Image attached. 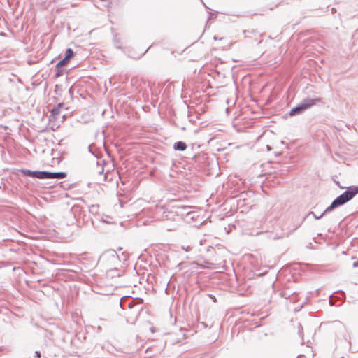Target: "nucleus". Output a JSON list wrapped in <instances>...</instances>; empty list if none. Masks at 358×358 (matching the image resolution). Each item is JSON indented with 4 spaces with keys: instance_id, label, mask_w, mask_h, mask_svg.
<instances>
[{
    "instance_id": "30",
    "label": "nucleus",
    "mask_w": 358,
    "mask_h": 358,
    "mask_svg": "<svg viewBox=\"0 0 358 358\" xmlns=\"http://www.w3.org/2000/svg\"><path fill=\"white\" fill-rule=\"evenodd\" d=\"M69 93L71 94L72 93V89L70 88L69 90Z\"/></svg>"
},
{
    "instance_id": "14",
    "label": "nucleus",
    "mask_w": 358,
    "mask_h": 358,
    "mask_svg": "<svg viewBox=\"0 0 358 358\" xmlns=\"http://www.w3.org/2000/svg\"><path fill=\"white\" fill-rule=\"evenodd\" d=\"M344 340L347 342V343L350 345H351V335L350 333H347L343 336Z\"/></svg>"
},
{
    "instance_id": "8",
    "label": "nucleus",
    "mask_w": 358,
    "mask_h": 358,
    "mask_svg": "<svg viewBox=\"0 0 358 358\" xmlns=\"http://www.w3.org/2000/svg\"><path fill=\"white\" fill-rule=\"evenodd\" d=\"M68 62L64 61L63 59H61L55 66V74L56 78H59L64 74V66L66 65Z\"/></svg>"
},
{
    "instance_id": "19",
    "label": "nucleus",
    "mask_w": 358,
    "mask_h": 358,
    "mask_svg": "<svg viewBox=\"0 0 358 358\" xmlns=\"http://www.w3.org/2000/svg\"><path fill=\"white\" fill-rule=\"evenodd\" d=\"M352 266H353L354 268H357V267H358V261L355 262L353 263V264H352Z\"/></svg>"
},
{
    "instance_id": "24",
    "label": "nucleus",
    "mask_w": 358,
    "mask_h": 358,
    "mask_svg": "<svg viewBox=\"0 0 358 358\" xmlns=\"http://www.w3.org/2000/svg\"><path fill=\"white\" fill-rule=\"evenodd\" d=\"M88 148H89V151H90L91 153L94 154V153L92 152V145H90V146L88 147Z\"/></svg>"
},
{
    "instance_id": "10",
    "label": "nucleus",
    "mask_w": 358,
    "mask_h": 358,
    "mask_svg": "<svg viewBox=\"0 0 358 358\" xmlns=\"http://www.w3.org/2000/svg\"><path fill=\"white\" fill-rule=\"evenodd\" d=\"M173 149L175 150L184 151L187 149V145L185 142L179 141L174 143Z\"/></svg>"
},
{
    "instance_id": "26",
    "label": "nucleus",
    "mask_w": 358,
    "mask_h": 358,
    "mask_svg": "<svg viewBox=\"0 0 358 358\" xmlns=\"http://www.w3.org/2000/svg\"><path fill=\"white\" fill-rule=\"evenodd\" d=\"M297 358H306L304 355H299Z\"/></svg>"
},
{
    "instance_id": "35",
    "label": "nucleus",
    "mask_w": 358,
    "mask_h": 358,
    "mask_svg": "<svg viewBox=\"0 0 358 358\" xmlns=\"http://www.w3.org/2000/svg\"><path fill=\"white\" fill-rule=\"evenodd\" d=\"M341 358H344V357H341Z\"/></svg>"
},
{
    "instance_id": "25",
    "label": "nucleus",
    "mask_w": 358,
    "mask_h": 358,
    "mask_svg": "<svg viewBox=\"0 0 358 358\" xmlns=\"http://www.w3.org/2000/svg\"><path fill=\"white\" fill-rule=\"evenodd\" d=\"M222 38H218L217 36H214V40H221Z\"/></svg>"
},
{
    "instance_id": "29",
    "label": "nucleus",
    "mask_w": 358,
    "mask_h": 358,
    "mask_svg": "<svg viewBox=\"0 0 358 358\" xmlns=\"http://www.w3.org/2000/svg\"><path fill=\"white\" fill-rule=\"evenodd\" d=\"M203 3V5H204V6L206 7V9H210L209 7H208L206 5H205L204 3Z\"/></svg>"
},
{
    "instance_id": "3",
    "label": "nucleus",
    "mask_w": 358,
    "mask_h": 358,
    "mask_svg": "<svg viewBox=\"0 0 358 358\" xmlns=\"http://www.w3.org/2000/svg\"><path fill=\"white\" fill-rule=\"evenodd\" d=\"M321 102V98H306L303 99L296 106L290 110L289 115L291 116L301 115L316 103Z\"/></svg>"
},
{
    "instance_id": "17",
    "label": "nucleus",
    "mask_w": 358,
    "mask_h": 358,
    "mask_svg": "<svg viewBox=\"0 0 358 358\" xmlns=\"http://www.w3.org/2000/svg\"><path fill=\"white\" fill-rule=\"evenodd\" d=\"M217 17V13H209V19H215Z\"/></svg>"
},
{
    "instance_id": "21",
    "label": "nucleus",
    "mask_w": 358,
    "mask_h": 358,
    "mask_svg": "<svg viewBox=\"0 0 358 358\" xmlns=\"http://www.w3.org/2000/svg\"><path fill=\"white\" fill-rule=\"evenodd\" d=\"M210 298L212 299V300H213L214 302H217V299H216V298H215L214 296H210Z\"/></svg>"
},
{
    "instance_id": "32",
    "label": "nucleus",
    "mask_w": 358,
    "mask_h": 358,
    "mask_svg": "<svg viewBox=\"0 0 358 358\" xmlns=\"http://www.w3.org/2000/svg\"><path fill=\"white\" fill-rule=\"evenodd\" d=\"M150 330H151V331H152V332H153V331H154V328H152H152H150Z\"/></svg>"
},
{
    "instance_id": "27",
    "label": "nucleus",
    "mask_w": 358,
    "mask_h": 358,
    "mask_svg": "<svg viewBox=\"0 0 358 358\" xmlns=\"http://www.w3.org/2000/svg\"><path fill=\"white\" fill-rule=\"evenodd\" d=\"M266 148L268 150H270L271 149V147L268 145L266 146Z\"/></svg>"
},
{
    "instance_id": "1",
    "label": "nucleus",
    "mask_w": 358,
    "mask_h": 358,
    "mask_svg": "<svg viewBox=\"0 0 358 358\" xmlns=\"http://www.w3.org/2000/svg\"><path fill=\"white\" fill-rule=\"evenodd\" d=\"M358 194V186L348 187L346 190L337 196L331 203L323 211L322 215H324L336 208H338L349 201Z\"/></svg>"
},
{
    "instance_id": "28",
    "label": "nucleus",
    "mask_w": 358,
    "mask_h": 358,
    "mask_svg": "<svg viewBox=\"0 0 358 358\" xmlns=\"http://www.w3.org/2000/svg\"><path fill=\"white\" fill-rule=\"evenodd\" d=\"M115 47H116L117 48H118V49H121V46H120V45H115Z\"/></svg>"
},
{
    "instance_id": "5",
    "label": "nucleus",
    "mask_w": 358,
    "mask_h": 358,
    "mask_svg": "<svg viewBox=\"0 0 358 358\" xmlns=\"http://www.w3.org/2000/svg\"><path fill=\"white\" fill-rule=\"evenodd\" d=\"M24 176H29L38 179H45V171H31L26 169L19 170Z\"/></svg>"
},
{
    "instance_id": "6",
    "label": "nucleus",
    "mask_w": 358,
    "mask_h": 358,
    "mask_svg": "<svg viewBox=\"0 0 358 358\" xmlns=\"http://www.w3.org/2000/svg\"><path fill=\"white\" fill-rule=\"evenodd\" d=\"M138 303H143V299H131V298H122L120 301V306L123 310H126L127 308L128 310H129V307L133 308V306L135 304H137Z\"/></svg>"
},
{
    "instance_id": "22",
    "label": "nucleus",
    "mask_w": 358,
    "mask_h": 358,
    "mask_svg": "<svg viewBox=\"0 0 358 358\" xmlns=\"http://www.w3.org/2000/svg\"><path fill=\"white\" fill-rule=\"evenodd\" d=\"M161 210H164V207L163 206H161L159 208H157V211H161Z\"/></svg>"
},
{
    "instance_id": "12",
    "label": "nucleus",
    "mask_w": 358,
    "mask_h": 358,
    "mask_svg": "<svg viewBox=\"0 0 358 358\" xmlns=\"http://www.w3.org/2000/svg\"><path fill=\"white\" fill-rule=\"evenodd\" d=\"M335 293H340L343 295V296H345V293L342 290H339V291H337V292H335L334 294H332L330 296H329V304L331 306H337L336 304V301H335V299H336V296L334 295Z\"/></svg>"
},
{
    "instance_id": "13",
    "label": "nucleus",
    "mask_w": 358,
    "mask_h": 358,
    "mask_svg": "<svg viewBox=\"0 0 358 358\" xmlns=\"http://www.w3.org/2000/svg\"><path fill=\"white\" fill-rule=\"evenodd\" d=\"M280 294L281 297L288 299L290 296H292V295H294V292H292L289 289H285V290H282V292H280Z\"/></svg>"
},
{
    "instance_id": "11",
    "label": "nucleus",
    "mask_w": 358,
    "mask_h": 358,
    "mask_svg": "<svg viewBox=\"0 0 358 358\" xmlns=\"http://www.w3.org/2000/svg\"><path fill=\"white\" fill-rule=\"evenodd\" d=\"M73 55H74L73 50L71 48H69L66 50L65 55H64V57L63 58V59L69 63L70 59L73 57Z\"/></svg>"
},
{
    "instance_id": "9",
    "label": "nucleus",
    "mask_w": 358,
    "mask_h": 358,
    "mask_svg": "<svg viewBox=\"0 0 358 358\" xmlns=\"http://www.w3.org/2000/svg\"><path fill=\"white\" fill-rule=\"evenodd\" d=\"M64 103H59L57 105L55 106L51 110V115L50 116L53 118H55L57 115H58L60 113L61 108L64 107Z\"/></svg>"
},
{
    "instance_id": "34",
    "label": "nucleus",
    "mask_w": 358,
    "mask_h": 358,
    "mask_svg": "<svg viewBox=\"0 0 358 358\" xmlns=\"http://www.w3.org/2000/svg\"><path fill=\"white\" fill-rule=\"evenodd\" d=\"M106 180V175L104 176V180Z\"/></svg>"
},
{
    "instance_id": "4",
    "label": "nucleus",
    "mask_w": 358,
    "mask_h": 358,
    "mask_svg": "<svg viewBox=\"0 0 358 358\" xmlns=\"http://www.w3.org/2000/svg\"><path fill=\"white\" fill-rule=\"evenodd\" d=\"M143 310V303H138L133 306V308L129 307V310H127L126 313L127 321L128 323L134 324Z\"/></svg>"
},
{
    "instance_id": "2",
    "label": "nucleus",
    "mask_w": 358,
    "mask_h": 358,
    "mask_svg": "<svg viewBox=\"0 0 358 358\" xmlns=\"http://www.w3.org/2000/svg\"><path fill=\"white\" fill-rule=\"evenodd\" d=\"M192 206H173V210L169 211L164 210L163 219L171 220L172 215H176L180 218L185 220L186 222L194 220L196 213L192 210Z\"/></svg>"
},
{
    "instance_id": "7",
    "label": "nucleus",
    "mask_w": 358,
    "mask_h": 358,
    "mask_svg": "<svg viewBox=\"0 0 358 358\" xmlns=\"http://www.w3.org/2000/svg\"><path fill=\"white\" fill-rule=\"evenodd\" d=\"M67 174L64 171L50 172L45 171V179H64L66 177Z\"/></svg>"
},
{
    "instance_id": "15",
    "label": "nucleus",
    "mask_w": 358,
    "mask_h": 358,
    "mask_svg": "<svg viewBox=\"0 0 358 358\" xmlns=\"http://www.w3.org/2000/svg\"><path fill=\"white\" fill-rule=\"evenodd\" d=\"M308 215H312L315 220L321 219L324 215H322V214L319 216H317L314 212L310 211L309 212Z\"/></svg>"
},
{
    "instance_id": "23",
    "label": "nucleus",
    "mask_w": 358,
    "mask_h": 358,
    "mask_svg": "<svg viewBox=\"0 0 358 358\" xmlns=\"http://www.w3.org/2000/svg\"><path fill=\"white\" fill-rule=\"evenodd\" d=\"M189 248H190V247H189V246H187V248H184V247H182V249H183V250H185L186 251L189 250Z\"/></svg>"
},
{
    "instance_id": "20",
    "label": "nucleus",
    "mask_w": 358,
    "mask_h": 358,
    "mask_svg": "<svg viewBox=\"0 0 358 358\" xmlns=\"http://www.w3.org/2000/svg\"><path fill=\"white\" fill-rule=\"evenodd\" d=\"M95 208H96V206L92 205L90 210V211H93V210H94V209H95Z\"/></svg>"
},
{
    "instance_id": "18",
    "label": "nucleus",
    "mask_w": 358,
    "mask_h": 358,
    "mask_svg": "<svg viewBox=\"0 0 358 358\" xmlns=\"http://www.w3.org/2000/svg\"><path fill=\"white\" fill-rule=\"evenodd\" d=\"M34 357H35L36 358H40V357H41V352H40L39 351H38V350L35 351V355H34Z\"/></svg>"
},
{
    "instance_id": "16",
    "label": "nucleus",
    "mask_w": 358,
    "mask_h": 358,
    "mask_svg": "<svg viewBox=\"0 0 358 358\" xmlns=\"http://www.w3.org/2000/svg\"><path fill=\"white\" fill-rule=\"evenodd\" d=\"M97 168H98V173L99 174L101 175L103 173L104 169L102 166H100L99 163H97Z\"/></svg>"
},
{
    "instance_id": "33",
    "label": "nucleus",
    "mask_w": 358,
    "mask_h": 358,
    "mask_svg": "<svg viewBox=\"0 0 358 358\" xmlns=\"http://www.w3.org/2000/svg\"><path fill=\"white\" fill-rule=\"evenodd\" d=\"M92 224L94 226V221L92 220Z\"/></svg>"
},
{
    "instance_id": "31",
    "label": "nucleus",
    "mask_w": 358,
    "mask_h": 358,
    "mask_svg": "<svg viewBox=\"0 0 358 358\" xmlns=\"http://www.w3.org/2000/svg\"><path fill=\"white\" fill-rule=\"evenodd\" d=\"M115 45H119V43L117 42L116 40H115Z\"/></svg>"
}]
</instances>
